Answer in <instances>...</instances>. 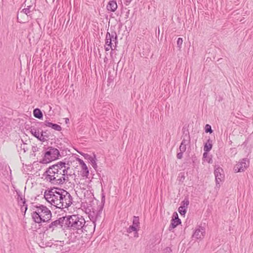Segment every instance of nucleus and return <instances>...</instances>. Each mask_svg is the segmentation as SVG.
Returning a JSON list of instances; mask_svg holds the SVG:
<instances>
[{
	"label": "nucleus",
	"mask_w": 253,
	"mask_h": 253,
	"mask_svg": "<svg viewBox=\"0 0 253 253\" xmlns=\"http://www.w3.org/2000/svg\"><path fill=\"white\" fill-rule=\"evenodd\" d=\"M70 167L65 163L58 162L50 166L44 172L43 176L46 181L54 185H62L69 181L68 170Z\"/></svg>",
	"instance_id": "1"
},
{
	"label": "nucleus",
	"mask_w": 253,
	"mask_h": 253,
	"mask_svg": "<svg viewBox=\"0 0 253 253\" xmlns=\"http://www.w3.org/2000/svg\"><path fill=\"white\" fill-rule=\"evenodd\" d=\"M44 197L51 205L61 209L68 208L72 204L73 201L72 196L68 192L58 188L46 190Z\"/></svg>",
	"instance_id": "2"
},
{
	"label": "nucleus",
	"mask_w": 253,
	"mask_h": 253,
	"mask_svg": "<svg viewBox=\"0 0 253 253\" xmlns=\"http://www.w3.org/2000/svg\"><path fill=\"white\" fill-rule=\"evenodd\" d=\"M65 230H69L77 233H83L85 231V221L81 215L73 214L64 216Z\"/></svg>",
	"instance_id": "3"
},
{
	"label": "nucleus",
	"mask_w": 253,
	"mask_h": 253,
	"mask_svg": "<svg viewBox=\"0 0 253 253\" xmlns=\"http://www.w3.org/2000/svg\"><path fill=\"white\" fill-rule=\"evenodd\" d=\"M32 212V219L37 223L47 222L50 220L52 214L51 211L45 206L41 204L35 205L32 203L30 207Z\"/></svg>",
	"instance_id": "4"
},
{
	"label": "nucleus",
	"mask_w": 253,
	"mask_h": 253,
	"mask_svg": "<svg viewBox=\"0 0 253 253\" xmlns=\"http://www.w3.org/2000/svg\"><path fill=\"white\" fill-rule=\"evenodd\" d=\"M44 157L40 161L42 164H47L57 159L60 156L59 150L52 147H48L47 151L44 154Z\"/></svg>",
	"instance_id": "5"
},
{
	"label": "nucleus",
	"mask_w": 253,
	"mask_h": 253,
	"mask_svg": "<svg viewBox=\"0 0 253 253\" xmlns=\"http://www.w3.org/2000/svg\"><path fill=\"white\" fill-rule=\"evenodd\" d=\"M64 219L65 217L63 216L52 221L45 227L46 230L53 232L59 228H62L63 230H65Z\"/></svg>",
	"instance_id": "6"
},
{
	"label": "nucleus",
	"mask_w": 253,
	"mask_h": 253,
	"mask_svg": "<svg viewBox=\"0 0 253 253\" xmlns=\"http://www.w3.org/2000/svg\"><path fill=\"white\" fill-rule=\"evenodd\" d=\"M40 126H43L42 123H36L35 125L31 126L30 127V131L32 134L36 137L38 140L42 142H44L46 141V138H44V136H47L45 134L43 135V134H41V132H40L39 128Z\"/></svg>",
	"instance_id": "7"
},
{
	"label": "nucleus",
	"mask_w": 253,
	"mask_h": 253,
	"mask_svg": "<svg viewBox=\"0 0 253 253\" xmlns=\"http://www.w3.org/2000/svg\"><path fill=\"white\" fill-rule=\"evenodd\" d=\"M103 208V205H100L96 207V208H92V211H89L88 217L94 223L101 217Z\"/></svg>",
	"instance_id": "8"
},
{
	"label": "nucleus",
	"mask_w": 253,
	"mask_h": 253,
	"mask_svg": "<svg viewBox=\"0 0 253 253\" xmlns=\"http://www.w3.org/2000/svg\"><path fill=\"white\" fill-rule=\"evenodd\" d=\"M34 7H33L32 5L27 6L26 8L23 9L20 12H18L17 13V22L20 23H24L26 22L25 21L22 20L20 18L22 15L26 14L27 18L30 17L32 18L31 12L34 10Z\"/></svg>",
	"instance_id": "9"
},
{
	"label": "nucleus",
	"mask_w": 253,
	"mask_h": 253,
	"mask_svg": "<svg viewBox=\"0 0 253 253\" xmlns=\"http://www.w3.org/2000/svg\"><path fill=\"white\" fill-rule=\"evenodd\" d=\"M139 218L138 216H134L132 221V225H130L127 229V232L130 233L134 232V237H138V230L139 228Z\"/></svg>",
	"instance_id": "10"
},
{
	"label": "nucleus",
	"mask_w": 253,
	"mask_h": 253,
	"mask_svg": "<svg viewBox=\"0 0 253 253\" xmlns=\"http://www.w3.org/2000/svg\"><path fill=\"white\" fill-rule=\"evenodd\" d=\"M249 160L247 158H244L234 166V170L236 172L243 171L249 166Z\"/></svg>",
	"instance_id": "11"
},
{
	"label": "nucleus",
	"mask_w": 253,
	"mask_h": 253,
	"mask_svg": "<svg viewBox=\"0 0 253 253\" xmlns=\"http://www.w3.org/2000/svg\"><path fill=\"white\" fill-rule=\"evenodd\" d=\"M180 219L178 218V214L176 212H174L172 215V218L171 220L170 224L169 226V231L172 230L175 228L178 225L181 224Z\"/></svg>",
	"instance_id": "12"
},
{
	"label": "nucleus",
	"mask_w": 253,
	"mask_h": 253,
	"mask_svg": "<svg viewBox=\"0 0 253 253\" xmlns=\"http://www.w3.org/2000/svg\"><path fill=\"white\" fill-rule=\"evenodd\" d=\"M112 41L115 42V44L117 45L118 41L116 33L111 34L109 32H107L106 35L105 44L112 45Z\"/></svg>",
	"instance_id": "13"
},
{
	"label": "nucleus",
	"mask_w": 253,
	"mask_h": 253,
	"mask_svg": "<svg viewBox=\"0 0 253 253\" xmlns=\"http://www.w3.org/2000/svg\"><path fill=\"white\" fill-rule=\"evenodd\" d=\"M205 228L202 227H199L195 230L193 234V237L196 239H202L205 236Z\"/></svg>",
	"instance_id": "14"
},
{
	"label": "nucleus",
	"mask_w": 253,
	"mask_h": 253,
	"mask_svg": "<svg viewBox=\"0 0 253 253\" xmlns=\"http://www.w3.org/2000/svg\"><path fill=\"white\" fill-rule=\"evenodd\" d=\"M84 157L85 159L87 160L91 163L92 167L96 169L97 168V165L96 163V155L94 153L93 154V155H90L88 154H84Z\"/></svg>",
	"instance_id": "15"
},
{
	"label": "nucleus",
	"mask_w": 253,
	"mask_h": 253,
	"mask_svg": "<svg viewBox=\"0 0 253 253\" xmlns=\"http://www.w3.org/2000/svg\"><path fill=\"white\" fill-rule=\"evenodd\" d=\"M222 171V169L220 168H216L214 170V175L216 184H219L224 178V175L221 173Z\"/></svg>",
	"instance_id": "16"
},
{
	"label": "nucleus",
	"mask_w": 253,
	"mask_h": 253,
	"mask_svg": "<svg viewBox=\"0 0 253 253\" xmlns=\"http://www.w3.org/2000/svg\"><path fill=\"white\" fill-rule=\"evenodd\" d=\"M43 126H44L51 127L52 129L57 130V131H61L62 129V127L56 124L50 123L48 121H45L44 123H42Z\"/></svg>",
	"instance_id": "17"
},
{
	"label": "nucleus",
	"mask_w": 253,
	"mask_h": 253,
	"mask_svg": "<svg viewBox=\"0 0 253 253\" xmlns=\"http://www.w3.org/2000/svg\"><path fill=\"white\" fill-rule=\"evenodd\" d=\"M117 8L118 5L116 0H110L107 5V9L112 12H115Z\"/></svg>",
	"instance_id": "18"
},
{
	"label": "nucleus",
	"mask_w": 253,
	"mask_h": 253,
	"mask_svg": "<svg viewBox=\"0 0 253 253\" xmlns=\"http://www.w3.org/2000/svg\"><path fill=\"white\" fill-rule=\"evenodd\" d=\"M188 140L183 138V140H182V142L179 148V151H181V152H184L186 151V145L188 144L189 141H190L189 136L188 137Z\"/></svg>",
	"instance_id": "19"
},
{
	"label": "nucleus",
	"mask_w": 253,
	"mask_h": 253,
	"mask_svg": "<svg viewBox=\"0 0 253 253\" xmlns=\"http://www.w3.org/2000/svg\"><path fill=\"white\" fill-rule=\"evenodd\" d=\"M16 192L17 194V200L19 204H21V203H22V204H23L24 207L25 206L26 201L24 198H23L22 192L20 190H16Z\"/></svg>",
	"instance_id": "20"
},
{
	"label": "nucleus",
	"mask_w": 253,
	"mask_h": 253,
	"mask_svg": "<svg viewBox=\"0 0 253 253\" xmlns=\"http://www.w3.org/2000/svg\"><path fill=\"white\" fill-rule=\"evenodd\" d=\"M34 116L39 119H42L43 118V114L41 110L39 108H36L33 111Z\"/></svg>",
	"instance_id": "21"
},
{
	"label": "nucleus",
	"mask_w": 253,
	"mask_h": 253,
	"mask_svg": "<svg viewBox=\"0 0 253 253\" xmlns=\"http://www.w3.org/2000/svg\"><path fill=\"white\" fill-rule=\"evenodd\" d=\"M82 175L83 177H87L89 174V170L86 164L82 166Z\"/></svg>",
	"instance_id": "22"
},
{
	"label": "nucleus",
	"mask_w": 253,
	"mask_h": 253,
	"mask_svg": "<svg viewBox=\"0 0 253 253\" xmlns=\"http://www.w3.org/2000/svg\"><path fill=\"white\" fill-rule=\"evenodd\" d=\"M114 46V48H113L112 47V45H107V44H105V49L106 51H109L110 49H111V51L110 52V56L111 57H112V55H113V50H115L116 49V46H117V45L115 44V45L113 46Z\"/></svg>",
	"instance_id": "23"
},
{
	"label": "nucleus",
	"mask_w": 253,
	"mask_h": 253,
	"mask_svg": "<svg viewBox=\"0 0 253 253\" xmlns=\"http://www.w3.org/2000/svg\"><path fill=\"white\" fill-rule=\"evenodd\" d=\"M210 140H208V142L206 143L204 147V150L205 152H209L212 148V144L209 143Z\"/></svg>",
	"instance_id": "24"
},
{
	"label": "nucleus",
	"mask_w": 253,
	"mask_h": 253,
	"mask_svg": "<svg viewBox=\"0 0 253 253\" xmlns=\"http://www.w3.org/2000/svg\"><path fill=\"white\" fill-rule=\"evenodd\" d=\"M189 201L188 198H185L184 200L182 202V205L181 207L187 209L188 206L189 205Z\"/></svg>",
	"instance_id": "25"
},
{
	"label": "nucleus",
	"mask_w": 253,
	"mask_h": 253,
	"mask_svg": "<svg viewBox=\"0 0 253 253\" xmlns=\"http://www.w3.org/2000/svg\"><path fill=\"white\" fill-rule=\"evenodd\" d=\"M186 208H183V207H180L179 208H178V212L180 213V214L181 215H184L186 213Z\"/></svg>",
	"instance_id": "26"
},
{
	"label": "nucleus",
	"mask_w": 253,
	"mask_h": 253,
	"mask_svg": "<svg viewBox=\"0 0 253 253\" xmlns=\"http://www.w3.org/2000/svg\"><path fill=\"white\" fill-rule=\"evenodd\" d=\"M183 43V40L181 38H178L177 40V46L179 49H180Z\"/></svg>",
	"instance_id": "27"
},
{
	"label": "nucleus",
	"mask_w": 253,
	"mask_h": 253,
	"mask_svg": "<svg viewBox=\"0 0 253 253\" xmlns=\"http://www.w3.org/2000/svg\"><path fill=\"white\" fill-rule=\"evenodd\" d=\"M205 128L206 132H209L210 133L212 132V130L211 129V126L210 125L207 124Z\"/></svg>",
	"instance_id": "28"
},
{
	"label": "nucleus",
	"mask_w": 253,
	"mask_h": 253,
	"mask_svg": "<svg viewBox=\"0 0 253 253\" xmlns=\"http://www.w3.org/2000/svg\"><path fill=\"white\" fill-rule=\"evenodd\" d=\"M20 205L21 207V211H23L24 210V212L25 213L28 209V205L26 203L24 207H23V204H22V203H21V204H20Z\"/></svg>",
	"instance_id": "29"
},
{
	"label": "nucleus",
	"mask_w": 253,
	"mask_h": 253,
	"mask_svg": "<svg viewBox=\"0 0 253 253\" xmlns=\"http://www.w3.org/2000/svg\"><path fill=\"white\" fill-rule=\"evenodd\" d=\"M21 148L24 150V152H26L28 150L26 143H23V145H21Z\"/></svg>",
	"instance_id": "30"
},
{
	"label": "nucleus",
	"mask_w": 253,
	"mask_h": 253,
	"mask_svg": "<svg viewBox=\"0 0 253 253\" xmlns=\"http://www.w3.org/2000/svg\"><path fill=\"white\" fill-rule=\"evenodd\" d=\"M184 152H181V151H180L179 152L177 153V155H176V157L178 159H181L183 157V153Z\"/></svg>",
	"instance_id": "31"
},
{
	"label": "nucleus",
	"mask_w": 253,
	"mask_h": 253,
	"mask_svg": "<svg viewBox=\"0 0 253 253\" xmlns=\"http://www.w3.org/2000/svg\"><path fill=\"white\" fill-rule=\"evenodd\" d=\"M41 134H43V135L45 134V135H46L47 136H44V138L45 137L46 138V141L47 140V139L49 138V135L47 133V131H43V130H42L41 132Z\"/></svg>",
	"instance_id": "32"
},
{
	"label": "nucleus",
	"mask_w": 253,
	"mask_h": 253,
	"mask_svg": "<svg viewBox=\"0 0 253 253\" xmlns=\"http://www.w3.org/2000/svg\"><path fill=\"white\" fill-rule=\"evenodd\" d=\"M78 161L80 164V165H81V166L82 167V166L85 165V164L84 163V161L81 159H79L78 158Z\"/></svg>",
	"instance_id": "33"
},
{
	"label": "nucleus",
	"mask_w": 253,
	"mask_h": 253,
	"mask_svg": "<svg viewBox=\"0 0 253 253\" xmlns=\"http://www.w3.org/2000/svg\"><path fill=\"white\" fill-rule=\"evenodd\" d=\"M39 148L37 146H33L32 147V149L34 152H36L39 151Z\"/></svg>",
	"instance_id": "34"
},
{
	"label": "nucleus",
	"mask_w": 253,
	"mask_h": 253,
	"mask_svg": "<svg viewBox=\"0 0 253 253\" xmlns=\"http://www.w3.org/2000/svg\"><path fill=\"white\" fill-rule=\"evenodd\" d=\"M131 1H132V0H124V3L126 5H128L130 4V3L131 2Z\"/></svg>",
	"instance_id": "35"
},
{
	"label": "nucleus",
	"mask_w": 253,
	"mask_h": 253,
	"mask_svg": "<svg viewBox=\"0 0 253 253\" xmlns=\"http://www.w3.org/2000/svg\"><path fill=\"white\" fill-rule=\"evenodd\" d=\"M165 250H166V252L168 253H171V250L170 248L167 247V248H166Z\"/></svg>",
	"instance_id": "36"
},
{
	"label": "nucleus",
	"mask_w": 253,
	"mask_h": 253,
	"mask_svg": "<svg viewBox=\"0 0 253 253\" xmlns=\"http://www.w3.org/2000/svg\"><path fill=\"white\" fill-rule=\"evenodd\" d=\"M208 152H204V154H203V157L204 158H207V157L208 156Z\"/></svg>",
	"instance_id": "37"
},
{
	"label": "nucleus",
	"mask_w": 253,
	"mask_h": 253,
	"mask_svg": "<svg viewBox=\"0 0 253 253\" xmlns=\"http://www.w3.org/2000/svg\"><path fill=\"white\" fill-rule=\"evenodd\" d=\"M107 61H108V58L106 57H105L104 59V62L107 63Z\"/></svg>",
	"instance_id": "38"
},
{
	"label": "nucleus",
	"mask_w": 253,
	"mask_h": 253,
	"mask_svg": "<svg viewBox=\"0 0 253 253\" xmlns=\"http://www.w3.org/2000/svg\"><path fill=\"white\" fill-rule=\"evenodd\" d=\"M69 119H66V123H67V122L69 121Z\"/></svg>",
	"instance_id": "39"
},
{
	"label": "nucleus",
	"mask_w": 253,
	"mask_h": 253,
	"mask_svg": "<svg viewBox=\"0 0 253 253\" xmlns=\"http://www.w3.org/2000/svg\"><path fill=\"white\" fill-rule=\"evenodd\" d=\"M230 143L231 144V143H232V141H230Z\"/></svg>",
	"instance_id": "40"
},
{
	"label": "nucleus",
	"mask_w": 253,
	"mask_h": 253,
	"mask_svg": "<svg viewBox=\"0 0 253 253\" xmlns=\"http://www.w3.org/2000/svg\"><path fill=\"white\" fill-rule=\"evenodd\" d=\"M210 160H211V159H210ZM208 163H210V160H209V161H208Z\"/></svg>",
	"instance_id": "41"
},
{
	"label": "nucleus",
	"mask_w": 253,
	"mask_h": 253,
	"mask_svg": "<svg viewBox=\"0 0 253 253\" xmlns=\"http://www.w3.org/2000/svg\"><path fill=\"white\" fill-rule=\"evenodd\" d=\"M103 198H105L104 196H103L102 199H103Z\"/></svg>",
	"instance_id": "42"
}]
</instances>
